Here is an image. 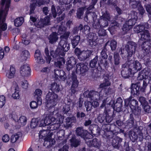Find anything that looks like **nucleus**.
Returning a JSON list of instances; mask_svg holds the SVG:
<instances>
[{
    "label": "nucleus",
    "mask_w": 151,
    "mask_h": 151,
    "mask_svg": "<svg viewBox=\"0 0 151 151\" xmlns=\"http://www.w3.org/2000/svg\"><path fill=\"white\" fill-rule=\"evenodd\" d=\"M56 114L54 116H47L43 118L40 121L39 126L40 127L45 126L51 124L50 130V131L56 129L60 126V124L63 122L64 117L63 116L58 113L57 111H54Z\"/></svg>",
    "instance_id": "1"
},
{
    "label": "nucleus",
    "mask_w": 151,
    "mask_h": 151,
    "mask_svg": "<svg viewBox=\"0 0 151 151\" xmlns=\"http://www.w3.org/2000/svg\"><path fill=\"white\" fill-rule=\"evenodd\" d=\"M11 0H1L0 5V19L5 21L7 12L10 6ZM19 0H14L18 1Z\"/></svg>",
    "instance_id": "2"
},
{
    "label": "nucleus",
    "mask_w": 151,
    "mask_h": 151,
    "mask_svg": "<svg viewBox=\"0 0 151 151\" xmlns=\"http://www.w3.org/2000/svg\"><path fill=\"white\" fill-rule=\"evenodd\" d=\"M83 95L84 97L89 98L93 100L91 104L94 107H96L99 106V103L97 101L100 99L99 96L100 94L99 93L94 91H87L84 92Z\"/></svg>",
    "instance_id": "3"
},
{
    "label": "nucleus",
    "mask_w": 151,
    "mask_h": 151,
    "mask_svg": "<svg viewBox=\"0 0 151 151\" xmlns=\"http://www.w3.org/2000/svg\"><path fill=\"white\" fill-rule=\"evenodd\" d=\"M108 99H106L105 100H104L103 102L102 105L101 106V108L104 107H105V108L108 107H112L113 109L115 108V106H117L118 104V108L120 109L122 105V103L123 102L121 98H119L117 99L116 104H114V100H111L109 101Z\"/></svg>",
    "instance_id": "4"
},
{
    "label": "nucleus",
    "mask_w": 151,
    "mask_h": 151,
    "mask_svg": "<svg viewBox=\"0 0 151 151\" xmlns=\"http://www.w3.org/2000/svg\"><path fill=\"white\" fill-rule=\"evenodd\" d=\"M58 97V96L56 94L54 93L49 92L46 97L47 100L46 106L49 108L55 106L56 104Z\"/></svg>",
    "instance_id": "5"
},
{
    "label": "nucleus",
    "mask_w": 151,
    "mask_h": 151,
    "mask_svg": "<svg viewBox=\"0 0 151 151\" xmlns=\"http://www.w3.org/2000/svg\"><path fill=\"white\" fill-rule=\"evenodd\" d=\"M141 26H144V28H140L141 29H143L142 32L138 35L139 37H140V39L139 40V42L140 43H142L143 41L145 40H149L150 34L148 32L146 29H145V28L147 29L149 27V24L147 23L143 24H141Z\"/></svg>",
    "instance_id": "6"
},
{
    "label": "nucleus",
    "mask_w": 151,
    "mask_h": 151,
    "mask_svg": "<svg viewBox=\"0 0 151 151\" xmlns=\"http://www.w3.org/2000/svg\"><path fill=\"white\" fill-rule=\"evenodd\" d=\"M49 1L48 0H32L30 6V14L33 13L36 6H40L45 3V2H48Z\"/></svg>",
    "instance_id": "7"
},
{
    "label": "nucleus",
    "mask_w": 151,
    "mask_h": 151,
    "mask_svg": "<svg viewBox=\"0 0 151 151\" xmlns=\"http://www.w3.org/2000/svg\"><path fill=\"white\" fill-rule=\"evenodd\" d=\"M136 47V44L135 42H128L126 46V49L129 56L130 57L134 53Z\"/></svg>",
    "instance_id": "8"
},
{
    "label": "nucleus",
    "mask_w": 151,
    "mask_h": 151,
    "mask_svg": "<svg viewBox=\"0 0 151 151\" xmlns=\"http://www.w3.org/2000/svg\"><path fill=\"white\" fill-rule=\"evenodd\" d=\"M21 75L24 77L29 76L30 74V69L27 65H24L22 66L20 70Z\"/></svg>",
    "instance_id": "9"
},
{
    "label": "nucleus",
    "mask_w": 151,
    "mask_h": 151,
    "mask_svg": "<svg viewBox=\"0 0 151 151\" xmlns=\"http://www.w3.org/2000/svg\"><path fill=\"white\" fill-rule=\"evenodd\" d=\"M137 13L135 12H131V15L129 17H131V19H129L127 22H126L127 23V24L129 26V27H131L133 25H134L136 22L138 17L137 16Z\"/></svg>",
    "instance_id": "10"
},
{
    "label": "nucleus",
    "mask_w": 151,
    "mask_h": 151,
    "mask_svg": "<svg viewBox=\"0 0 151 151\" xmlns=\"http://www.w3.org/2000/svg\"><path fill=\"white\" fill-rule=\"evenodd\" d=\"M92 51L90 50L82 51L80 55L79 59L81 60H84L87 59L90 56Z\"/></svg>",
    "instance_id": "11"
},
{
    "label": "nucleus",
    "mask_w": 151,
    "mask_h": 151,
    "mask_svg": "<svg viewBox=\"0 0 151 151\" xmlns=\"http://www.w3.org/2000/svg\"><path fill=\"white\" fill-rule=\"evenodd\" d=\"M59 44L60 48L63 51L67 52L69 49V45L68 43L67 40H61Z\"/></svg>",
    "instance_id": "12"
},
{
    "label": "nucleus",
    "mask_w": 151,
    "mask_h": 151,
    "mask_svg": "<svg viewBox=\"0 0 151 151\" xmlns=\"http://www.w3.org/2000/svg\"><path fill=\"white\" fill-rule=\"evenodd\" d=\"M149 40H145L142 41L141 47L146 52L151 53V46H150V43Z\"/></svg>",
    "instance_id": "13"
},
{
    "label": "nucleus",
    "mask_w": 151,
    "mask_h": 151,
    "mask_svg": "<svg viewBox=\"0 0 151 151\" xmlns=\"http://www.w3.org/2000/svg\"><path fill=\"white\" fill-rule=\"evenodd\" d=\"M88 70L87 66L84 64L78 63L76 65V71L78 72H80L81 73L83 74L86 72Z\"/></svg>",
    "instance_id": "14"
},
{
    "label": "nucleus",
    "mask_w": 151,
    "mask_h": 151,
    "mask_svg": "<svg viewBox=\"0 0 151 151\" xmlns=\"http://www.w3.org/2000/svg\"><path fill=\"white\" fill-rule=\"evenodd\" d=\"M124 102L126 105H128L129 104L130 107L133 110L135 109V107L137 105L138 102L134 99L129 100V99H126Z\"/></svg>",
    "instance_id": "15"
},
{
    "label": "nucleus",
    "mask_w": 151,
    "mask_h": 151,
    "mask_svg": "<svg viewBox=\"0 0 151 151\" xmlns=\"http://www.w3.org/2000/svg\"><path fill=\"white\" fill-rule=\"evenodd\" d=\"M34 96L37 100L39 104H41L42 103V100L41 99V96L42 94V91L39 89H36L34 93Z\"/></svg>",
    "instance_id": "16"
},
{
    "label": "nucleus",
    "mask_w": 151,
    "mask_h": 151,
    "mask_svg": "<svg viewBox=\"0 0 151 151\" xmlns=\"http://www.w3.org/2000/svg\"><path fill=\"white\" fill-rule=\"evenodd\" d=\"M49 18L48 17H46L43 19H40L38 22L37 27H42L45 25H49Z\"/></svg>",
    "instance_id": "17"
},
{
    "label": "nucleus",
    "mask_w": 151,
    "mask_h": 151,
    "mask_svg": "<svg viewBox=\"0 0 151 151\" xmlns=\"http://www.w3.org/2000/svg\"><path fill=\"white\" fill-rule=\"evenodd\" d=\"M30 54L27 50H24L22 51L19 57V60L21 61H24L29 57Z\"/></svg>",
    "instance_id": "18"
},
{
    "label": "nucleus",
    "mask_w": 151,
    "mask_h": 151,
    "mask_svg": "<svg viewBox=\"0 0 151 151\" xmlns=\"http://www.w3.org/2000/svg\"><path fill=\"white\" fill-rule=\"evenodd\" d=\"M76 132L77 135L81 136L84 138L85 140V137L86 136L87 132L86 130H84L82 128L78 127L76 130Z\"/></svg>",
    "instance_id": "19"
},
{
    "label": "nucleus",
    "mask_w": 151,
    "mask_h": 151,
    "mask_svg": "<svg viewBox=\"0 0 151 151\" xmlns=\"http://www.w3.org/2000/svg\"><path fill=\"white\" fill-rule=\"evenodd\" d=\"M76 63L75 59L73 57L68 59L67 62V69L70 70L71 69Z\"/></svg>",
    "instance_id": "20"
},
{
    "label": "nucleus",
    "mask_w": 151,
    "mask_h": 151,
    "mask_svg": "<svg viewBox=\"0 0 151 151\" xmlns=\"http://www.w3.org/2000/svg\"><path fill=\"white\" fill-rule=\"evenodd\" d=\"M97 37L94 33H92L88 37V42L89 45L91 47L95 46L96 44V40Z\"/></svg>",
    "instance_id": "21"
},
{
    "label": "nucleus",
    "mask_w": 151,
    "mask_h": 151,
    "mask_svg": "<svg viewBox=\"0 0 151 151\" xmlns=\"http://www.w3.org/2000/svg\"><path fill=\"white\" fill-rule=\"evenodd\" d=\"M16 76V70L13 66H11L9 70L6 74L7 77L9 79L14 78Z\"/></svg>",
    "instance_id": "22"
},
{
    "label": "nucleus",
    "mask_w": 151,
    "mask_h": 151,
    "mask_svg": "<svg viewBox=\"0 0 151 151\" xmlns=\"http://www.w3.org/2000/svg\"><path fill=\"white\" fill-rule=\"evenodd\" d=\"M85 141L87 144L89 146H93L94 147H98L99 145L97 139L96 138L93 140L86 139Z\"/></svg>",
    "instance_id": "23"
},
{
    "label": "nucleus",
    "mask_w": 151,
    "mask_h": 151,
    "mask_svg": "<svg viewBox=\"0 0 151 151\" xmlns=\"http://www.w3.org/2000/svg\"><path fill=\"white\" fill-rule=\"evenodd\" d=\"M35 58L36 61L39 63H42L44 62V60L41 56L40 51L39 50L36 51L35 54Z\"/></svg>",
    "instance_id": "24"
},
{
    "label": "nucleus",
    "mask_w": 151,
    "mask_h": 151,
    "mask_svg": "<svg viewBox=\"0 0 151 151\" xmlns=\"http://www.w3.org/2000/svg\"><path fill=\"white\" fill-rule=\"evenodd\" d=\"M58 38L56 33L53 32L48 37L49 42L52 44L56 42Z\"/></svg>",
    "instance_id": "25"
},
{
    "label": "nucleus",
    "mask_w": 151,
    "mask_h": 151,
    "mask_svg": "<svg viewBox=\"0 0 151 151\" xmlns=\"http://www.w3.org/2000/svg\"><path fill=\"white\" fill-rule=\"evenodd\" d=\"M22 136V134L20 132H18L12 136L10 139L11 142L12 143L16 142L19 138Z\"/></svg>",
    "instance_id": "26"
},
{
    "label": "nucleus",
    "mask_w": 151,
    "mask_h": 151,
    "mask_svg": "<svg viewBox=\"0 0 151 151\" xmlns=\"http://www.w3.org/2000/svg\"><path fill=\"white\" fill-rule=\"evenodd\" d=\"M24 22V19L20 17L16 18L14 20V25L17 27L21 26Z\"/></svg>",
    "instance_id": "27"
},
{
    "label": "nucleus",
    "mask_w": 151,
    "mask_h": 151,
    "mask_svg": "<svg viewBox=\"0 0 151 151\" xmlns=\"http://www.w3.org/2000/svg\"><path fill=\"white\" fill-rule=\"evenodd\" d=\"M27 119L26 117L24 116H20L19 120L17 121L18 124L21 126H23L25 125L27 123Z\"/></svg>",
    "instance_id": "28"
},
{
    "label": "nucleus",
    "mask_w": 151,
    "mask_h": 151,
    "mask_svg": "<svg viewBox=\"0 0 151 151\" xmlns=\"http://www.w3.org/2000/svg\"><path fill=\"white\" fill-rule=\"evenodd\" d=\"M50 89L53 92H57L60 90L59 85L57 83H54L51 85Z\"/></svg>",
    "instance_id": "29"
},
{
    "label": "nucleus",
    "mask_w": 151,
    "mask_h": 151,
    "mask_svg": "<svg viewBox=\"0 0 151 151\" xmlns=\"http://www.w3.org/2000/svg\"><path fill=\"white\" fill-rule=\"evenodd\" d=\"M133 65L132 70L134 71V72H136L141 69V65L138 61H135L133 63Z\"/></svg>",
    "instance_id": "30"
},
{
    "label": "nucleus",
    "mask_w": 151,
    "mask_h": 151,
    "mask_svg": "<svg viewBox=\"0 0 151 151\" xmlns=\"http://www.w3.org/2000/svg\"><path fill=\"white\" fill-rule=\"evenodd\" d=\"M80 40V36H75L74 37L72 40V43L74 48L79 43Z\"/></svg>",
    "instance_id": "31"
},
{
    "label": "nucleus",
    "mask_w": 151,
    "mask_h": 151,
    "mask_svg": "<svg viewBox=\"0 0 151 151\" xmlns=\"http://www.w3.org/2000/svg\"><path fill=\"white\" fill-rule=\"evenodd\" d=\"M131 71L129 70L127 68H124L121 71V75L122 77L127 78L131 73Z\"/></svg>",
    "instance_id": "32"
},
{
    "label": "nucleus",
    "mask_w": 151,
    "mask_h": 151,
    "mask_svg": "<svg viewBox=\"0 0 151 151\" xmlns=\"http://www.w3.org/2000/svg\"><path fill=\"white\" fill-rule=\"evenodd\" d=\"M15 91L12 94V96L14 99H18L19 98V91L18 86H17L14 89Z\"/></svg>",
    "instance_id": "33"
},
{
    "label": "nucleus",
    "mask_w": 151,
    "mask_h": 151,
    "mask_svg": "<svg viewBox=\"0 0 151 151\" xmlns=\"http://www.w3.org/2000/svg\"><path fill=\"white\" fill-rule=\"evenodd\" d=\"M110 85V83L108 80H106L104 82L100 85V88L106 89L107 88L108 86Z\"/></svg>",
    "instance_id": "34"
},
{
    "label": "nucleus",
    "mask_w": 151,
    "mask_h": 151,
    "mask_svg": "<svg viewBox=\"0 0 151 151\" xmlns=\"http://www.w3.org/2000/svg\"><path fill=\"white\" fill-rule=\"evenodd\" d=\"M64 23H62L60 26L59 27L58 32L59 35L63 33L66 30V28L64 26Z\"/></svg>",
    "instance_id": "35"
},
{
    "label": "nucleus",
    "mask_w": 151,
    "mask_h": 151,
    "mask_svg": "<svg viewBox=\"0 0 151 151\" xmlns=\"http://www.w3.org/2000/svg\"><path fill=\"white\" fill-rule=\"evenodd\" d=\"M101 18L103 20L107 21L110 20L111 17L109 12L107 11H106L105 13L103 14L101 17Z\"/></svg>",
    "instance_id": "36"
},
{
    "label": "nucleus",
    "mask_w": 151,
    "mask_h": 151,
    "mask_svg": "<svg viewBox=\"0 0 151 151\" xmlns=\"http://www.w3.org/2000/svg\"><path fill=\"white\" fill-rule=\"evenodd\" d=\"M71 145L74 147H77L79 144L78 140L76 139L75 138L73 137L70 140Z\"/></svg>",
    "instance_id": "37"
},
{
    "label": "nucleus",
    "mask_w": 151,
    "mask_h": 151,
    "mask_svg": "<svg viewBox=\"0 0 151 151\" xmlns=\"http://www.w3.org/2000/svg\"><path fill=\"white\" fill-rule=\"evenodd\" d=\"M127 23L125 22L122 28L124 34L127 33L132 29L131 27H129V26Z\"/></svg>",
    "instance_id": "38"
},
{
    "label": "nucleus",
    "mask_w": 151,
    "mask_h": 151,
    "mask_svg": "<svg viewBox=\"0 0 151 151\" xmlns=\"http://www.w3.org/2000/svg\"><path fill=\"white\" fill-rule=\"evenodd\" d=\"M114 63L116 65H118L120 63L119 56L118 53L117 52H115L114 53Z\"/></svg>",
    "instance_id": "39"
},
{
    "label": "nucleus",
    "mask_w": 151,
    "mask_h": 151,
    "mask_svg": "<svg viewBox=\"0 0 151 151\" xmlns=\"http://www.w3.org/2000/svg\"><path fill=\"white\" fill-rule=\"evenodd\" d=\"M45 53L46 56H45L46 60L47 63H50L51 58L49 55V51L47 48H46L45 49Z\"/></svg>",
    "instance_id": "40"
},
{
    "label": "nucleus",
    "mask_w": 151,
    "mask_h": 151,
    "mask_svg": "<svg viewBox=\"0 0 151 151\" xmlns=\"http://www.w3.org/2000/svg\"><path fill=\"white\" fill-rule=\"evenodd\" d=\"M110 43V45L111 49L112 50H114L115 49L116 46V42L114 40H112L109 42H108L107 43Z\"/></svg>",
    "instance_id": "41"
},
{
    "label": "nucleus",
    "mask_w": 151,
    "mask_h": 151,
    "mask_svg": "<svg viewBox=\"0 0 151 151\" xmlns=\"http://www.w3.org/2000/svg\"><path fill=\"white\" fill-rule=\"evenodd\" d=\"M70 110V108L69 104L63 105L62 109V112L64 114L67 113Z\"/></svg>",
    "instance_id": "42"
},
{
    "label": "nucleus",
    "mask_w": 151,
    "mask_h": 151,
    "mask_svg": "<svg viewBox=\"0 0 151 151\" xmlns=\"http://www.w3.org/2000/svg\"><path fill=\"white\" fill-rule=\"evenodd\" d=\"M140 4L139 1H136L135 0H131L130 2V4L134 8L138 7V4Z\"/></svg>",
    "instance_id": "43"
},
{
    "label": "nucleus",
    "mask_w": 151,
    "mask_h": 151,
    "mask_svg": "<svg viewBox=\"0 0 151 151\" xmlns=\"http://www.w3.org/2000/svg\"><path fill=\"white\" fill-rule=\"evenodd\" d=\"M85 105L87 111H90L92 109V105L91 102L86 101L85 102Z\"/></svg>",
    "instance_id": "44"
},
{
    "label": "nucleus",
    "mask_w": 151,
    "mask_h": 151,
    "mask_svg": "<svg viewBox=\"0 0 151 151\" xmlns=\"http://www.w3.org/2000/svg\"><path fill=\"white\" fill-rule=\"evenodd\" d=\"M84 10V8H80L78 9L77 13V15L78 18L79 19L81 18V17L83 16Z\"/></svg>",
    "instance_id": "45"
},
{
    "label": "nucleus",
    "mask_w": 151,
    "mask_h": 151,
    "mask_svg": "<svg viewBox=\"0 0 151 151\" xmlns=\"http://www.w3.org/2000/svg\"><path fill=\"white\" fill-rule=\"evenodd\" d=\"M98 60V58L95 57L92 60L90 63V66L92 68H94L97 63Z\"/></svg>",
    "instance_id": "46"
},
{
    "label": "nucleus",
    "mask_w": 151,
    "mask_h": 151,
    "mask_svg": "<svg viewBox=\"0 0 151 151\" xmlns=\"http://www.w3.org/2000/svg\"><path fill=\"white\" fill-rule=\"evenodd\" d=\"M6 103L5 97L4 96H0V107H2Z\"/></svg>",
    "instance_id": "47"
},
{
    "label": "nucleus",
    "mask_w": 151,
    "mask_h": 151,
    "mask_svg": "<svg viewBox=\"0 0 151 151\" xmlns=\"http://www.w3.org/2000/svg\"><path fill=\"white\" fill-rule=\"evenodd\" d=\"M65 61L63 58H61V60L58 61L55 63V65L57 67L60 68L61 66L65 63Z\"/></svg>",
    "instance_id": "48"
},
{
    "label": "nucleus",
    "mask_w": 151,
    "mask_h": 151,
    "mask_svg": "<svg viewBox=\"0 0 151 151\" xmlns=\"http://www.w3.org/2000/svg\"><path fill=\"white\" fill-rule=\"evenodd\" d=\"M144 26H141V25H139L134 28V31L137 33L142 32L143 29H141L140 28H144Z\"/></svg>",
    "instance_id": "49"
},
{
    "label": "nucleus",
    "mask_w": 151,
    "mask_h": 151,
    "mask_svg": "<svg viewBox=\"0 0 151 151\" xmlns=\"http://www.w3.org/2000/svg\"><path fill=\"white\" fill-rule=\"evenodd\" d=\"M70 34V32L68 31H65V32L63 33L62 35L60 37L61 40H63L65 39V40L68 38Z\"/></svg>",
    "instance_id": "50"
},
{
    "label": "nucleus",
    "mask_w": 151,
    "mask_h": 151,
    "mask_svg": "<svg viewBox=\"0 0 151 151\" xmlns=\"http://www.w3.org/2000/svg\"><path fill=\"white\" fill-rule=\"evenodd\" d=\"M38 120L35 119H32L30 126L32 128H34L36 127L38 125Z\"/></svg>",
    "instance_id": "51"
},
{
    "label": "nucleus",
    "mask_w": 151,
    "mask_h": 151,
    "mask_svg": "<svg viewBox=\"0 0 151 151\" xmlns=\"http://www.w3.org/2000/svg\"><path fill=\"white\" fill-rule=\"evenodd\" d=\"M41 104H39L37 101V102L35 101H33L30 102V105L32 109H35L37 107L38 105H40Z\"/></svg>",
    "instance_id": "52"
},
{
    "label": "nucleus",
    "mask_w": 151,
    "mask_h": 151,
    "mask_svg": "<svg viewBox=\"0 0 151 151\" xmlns=\"http://www.w3.org/2000/svg\"><path fill=\"white\" fill-rule=\"evenodd\" d=\"M76 119L75 117H73L71 118H68L66 119V122L68 123V124L70 125V124L75 123Z\"/></svg>",
    "instance_id": "53"
},
{
    "label": "nucleus",
    "mask_w": 151,
    "mask_h": 151,
    "mask_svg": "<svg viewBox=\"0 0 151 151\" xmlns=\"http://www.w3.org/2000/svg\"><path fill=\"white\" fill-rule=\"evenodd\" d=\"M122 141V139L120 138L116 137L113 140V143L114 144L117 145L119 142H121Z\"/></svg>",
    "instance_id": "54"
},
{
    "label": "nucleus",
    "mask_w": 151,
    "mask_h": 151,
    "mask_svg": "<svg viewBox=\"0 0 151 151\" xmlns=\"http://www.w3.org/2000/svg\"><path fill=\"white\" fill-rule=\"evenodd\" d=\"M64 132L63 130L59 131L57 133V136L59 139H62L64 136Z\"/></svg>",
    "instance_id": "55"
},
{
    "label": "nucleus",
    "mask_w": 151,
    "mask_h": 151,
    "mask_svg": "<svg viewBox=\"0 0 151 151\" xmlns=\"http://www.w3.org/2000/svg\"><path fill=\"white\" fill-rule=\"evenodd\" d=\"M22 87L24 89H26L28 86V83L27 81L25 80H22L20 82Z\"/></svg>",
    "instance_id": "56"
},
{
    "label": "nucleus",
    "mask_w": 151,
    "mask_h": 151,
    "mask_svg": "<svg viewBox=\"0 0 151 151\" xmlns=\"http://www.w3.org/2000/svg\"><path fill=\"white\" fill-rule=\"evenodd\" d=\"M54 73L55 77L58 78L59 77L61 74H63L64 73V72L63 70H55Z\"/></svg>",
    "instance_id": "57"
},
{
    "label": "nucleus",
    "mask_w": 151,
    "mask_h": 151,
    "mask_svg": "<svg viewBox=\"0 0 151 151\" xmlns=\"http://www.w3.org/2000/svg\"><path fill=\"white\" fill-rule=\"evenodd\" d=\"M10 137L8 135L5 134L2 137V139L4 142H7L9 141Z\"/></svg>",
    "instance_id": "58"
},
{
    "label": "nucleus",
    "mask_w": 151,
    "mask_h": 151,
    "mask_svg": "<svg viewBox=\"0 0 151 151\" xmlns=\"http://www.w3.org/2000/svg\"><path fill=\"white\" fill-rule=\"evenodd\" d=\"M138 5H138V7H137V8L140 14H141L142 15L145 13V10L142 6H141L140 4H139Z\"/></svg>",
    "instance_id": "59"
},
{
    "label": "nucleus",
    "mask_w": 151,
    "mask_h": 151,
    "mask_svg": "<svg viewBox=\"0 0 151 151\" xmlns=\"http://www.w3.org/2000/svg\"><path fill=\"white\" fill-rule=\"evenodd\" d=\"M144 109L145 111L147 113H151V108L148 105L144 106Z\"/></svg>",
    "instance_id": "60"
},
{
    "label": "nucleus",
    "mask_w": 151,
    "mask_h": 151,
    "mask_svg": "<svg viewBox=\"0 0 151 151\" xmlns=\"http://www.w3.org/2000/svg\"><path fill=\"white\" fill-rule=\"evenodd\" d=\"M78 82L76 78L73 79V82L71 87H78Z\"/></svg>",
    "instance_id": "61"
},
{
    "label": "nucleus",
    "mask_w": 151,
    "mask_h": 151,
    "mask_svg": "<svg viewBox=\"0 0 151 151\" xmlns=\"http://www.w3.org/2000/svg\"><path fill=\"white\" fill-rule=\"evenodd\" d=\"M139 101L142 104L145 105L147 104V102L145 98L143 97H140L139 99Z\"/></svg>",
    "instance_id": "62"
},
{
    "label": "nucleus",
    "mask_w": 151,
    "mask_h": 151,
    "mask_svg": "<svg viewBox=\"0 0 151 151\" xmlns=\"http://www.w3.org/2000/svg\"><path fill=\"white\" fill-rule=\"evenodd\" d=\"M69 146L67 145H64L62 147L59 149L58 151H68Z\"/></svg>",
    "instance_id": "63"
},
{
    "label": "nucleus",
    "mask_w": 151,
    "mask_h": 151,
    "mask_svg": "<svg viewBox=\"0 0 151 151\" xmlns=\"http://www.w3.org/2000/svg\"><path fill=\"white\" fill-rule=\"evenodd\" d=\"M146 10L147 12L151 15V6L147 4L145 6Z\"/></svg>",
    "instance_id": "64"
}]
</instances>
